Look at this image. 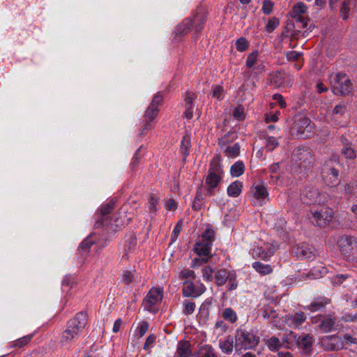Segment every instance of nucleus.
<instances>
[{
  "label": "nucleus",
  "mask_w": 357,
  "mask_h": 357,
  "mask_svg": "<svg viewBox=\"0 0 357 357\" xmlns=\"http://www.w3.org/2000/svg\"><path fill=\"white\" fill-rule=\"evenodd\" d=\"M162 102L163 96L160 92H158L153 96V100L149 106H153V108L158 109V107L162 105Z\"/></svg>",
  "instance_id": "nucleus-60"
},
{
  "label": "nucleus",
  "mask_w": 357,
  "mask_h": 357,
  "mask_svg": "<svg viewBox=\"0 0 357 357\" xmlns=\"http://www.w3.org/2000/svg\"><path fill=\"white\" fill-rule=\"evenodd\" d=\"M155 340L156 337L153 334L149 335L144 344L143 349L144 350H149L151 347H153Z\"/></svg>",
  "instance_id": "nucleus-63"
},
{
  "label": "nucleus",
  "mask_w": 357,
  "mask_h": 357,
  "mask_svg": "<svg viewBox=\"0 0 357 357\" xmlns=\"http://www.w3.org/2000/svg\"><path fill=\"white\" fill-rule=\"evenodd\" d=\"M196 277H197V275H196L195 271L190 270L188 268L183 269L179 273V278L181 280H185V281L187 280H195Z\"/></svg>",
  "instance_id": "nucleus-49"
},
{
  "label": "nucleus",
  "mask_w": 357,
  "mask_h": 357,
  "mask_svg": "<svg viewBox=\"0 0 357 357\" xmlns=\"http://www.w3.org/2000/svg\"><path fill=\"white\" fill-rule=\"evenodd\" d=\"M243 183L240 181L232 182L227 188V194L229 197H237L242 192Z\"/></svg>",
  "instance_id": "nucleus-35"
},
{
  "label": "nucleus",
  "mask_w": 357,
  "mask_h": 357,
  "mask_svg": "<svg viewBox=\"0 0 357 357\" xmlns=\"http://www.w3.org/2000/svg\"><path fill=\"white\" fill-rule=\"evenodd\" d=\"M149 324L146 321L142 322L135 331V334L139 337H142L149 330Z\"/></svg>",
  "instance_id": "nucleus-58"
},
{
  "label": "nucleus",
  "mask_w": 357,
  "mask_h": 357,
  "mask_svg": "<svg viewBox=\"0 0 357 357\" xmlns=\"http://www.w3.org/2000/svg\"><path fill=\"white\" fill-rule=\"evenodd\" d=\"M162 293L160 288H151L144 300V309L149 312H154L155 307L162 301Z\"/></svg>",
  "instance_id": "nucleus-16"
},
{
  "label": "nucleus",
  "mask_w": 357,
  "mask_h": 357,
  "mask_svg": "<svg viewBox=\"0 0 357 357\" xmlns=\"http://www.w3.org/2000/svg\"><path fill=\"white\" fill-rule=\"evenodd\" d=\"M219 347L222 353L226 354H231L234 347L233 337L227 336L225 340H220Z\"/></svg>",
  "instance_id": "nucleus-33"
},
{
  "label": "nucleus",
  "mask_w": 357,
  "mask_h": 357,
  "mask_svg": "<svg viewBox=\"0 0 357 357\" xmlns=\"http://www.w3.org/2000/svg\"><path fill=\"white\" fill-rule=\"evenodd\" d=\"M331 303V300L326 297H319L314 299L310 304L303 307L305 310L316 312L322 311L327 305Z\"/></svg>",
  "instance_id": "nucleus-24"
},
{
  "label": "nucleus",
  "mask_w": 357,
  "mask_h": 357,
  "mask_svg": "<svg viewBox=\"0 0 357 357\" xmlns=\"http://www.w3.org/2000/svg\"><path fill=\"white\" fill-rule=\"evenodd\" d=\"M87 324V314L84 312L76 314L73 319L67 322L66 328L61 337L62 345H67L76 340Z\"/></svg>",
  "instance_id": "nucleus-3"
},
{
  "label": "nucleus",
  "mask_w": 357,
  "mask_h": 357,
  "mask_svg": "<svg viewBox=\"0 0 357 357\" xmlns=\"http://www.w3.org/2000/svg\"><path fill=\"white\" fill-rule=\"evenodd\" d=\"M245 171V165L243 161L238 160L233 164L230 169L231 175L233 177H238L243 174Z\"/></svg>",
  "instance_id": "nucleus-38"
},
{
  "label": "nucleus",
  "mask_w": 357,
  "mask_h": 357,
  "mask_svg": "<svg viewBox=\"0 0 357 357\" xmlns=\"http://www.w3.org/2000/svg\"><path fill=\"white\" fill-rule=\"evenodd\" d=\"M182 226H183V220H180L179 221H178L177 224L176 225V226L172 231V236H171L172 242L175 241L176 240V238H178L180 232L182 230Z\"/></svg>",
  "instance_id": "nucleus-61"
},
{
  "label": "nucleus",
  "mask_w": 357,
  "mask_h": 357,
  "mask_svg": "<svg viewBox=\"0 0 357 357\" xmlns=\"http://www.w3.org/2000/svg\"><path fill=\"white\" fill-rule=\"evenodd\" d=\"M280 24V20L276 17L268 19L265 26V31L268 33H272Z\"/></svg>",
  "instance_id": "nucleus-47"
},
{
  "label": "nucleus",
  "mask_w": 357,
  "mask_h": 357,
  "mask_svg": "<svg viewBox=\"0 0 357 357\" xmlns=\"http://www.w3.org/2000/svg\"><path fill=\"white\" fill-rule=\"evenodd\" d=\"M196 98L197 95L195 93L187 91L184 98L185 108H193L194 101Z\"/></svg>",
  "instance_id": "nucleus-50"
},
{
  "label": "nucleus",
  "mask_w": 357,
  "mask_h": 357,
  "mask_svg": "<svg viewBox=\"0 0 357 357\" xmlns=\"http://www.w3.org/2000/svg\"><path fill=\"white\" fill-rule=\"evenodd\" d=\"M351 0H344L341 4L340 9V17L343 20H347L349 17L351 10Z\"/></svg>",
  "instance_id": "nucleus-39"
},
{
  "label": "nucleus",
  "mask_w": 357,
  "mask_h": 357,
  "mask_svg": "<svg viewBox=\"0 0 357 357\" xmlns=\"http://www.w3.org/2000/svg\"><path fill=\"white\" fill-rule=\"evenodd\" d=\"M191 146L190 136L186 133L183 136L181 142L180 151L183 156V160H186V158L189 155L190 148Z\"/></svg>",
  "instance_id": "nucleus-34"
},
{
  "label": "nucleus",
  "mask_w": 357,
  "mask_h": 357,
  "mask_svg": "<svg viewBox=\"0 0 357 357\" xmlns=\"http://www.w3.org/2000/svg\"><path fill=\"white\" fill-rule=\"evenodd\" d=\"M312 130L313 124L310 119L302 114H296L294 116L291 127L292 135L297 138L305 139L310 136Z\"/></svg>",
  "instance_id": "nucleus-7"
},
{
  "label": "nucleus",
  "mask_w": 357,
  "mask_h": 357,
  "mask_svg": "<svg viewBox=\"0 0 357 357\" xmlns=\"http://www.w3.org/2000/svg\"><path fill=\"white\" fill-rule=\"evenodd\" d=\"M276 251L275 245L264 243L263 246H256L251 250V255L254 258H260L267 261Z\"/></svg>",
  "instance_id": "nucleus-21"
},
{
  "label": "nucleus",
  "mask_w": 357,
  "mask_h": 357,
  "mask_svg": "<svg viewBox=\"0 0 357 357\" xmlns=\"http://www.w3.org/2000/svg\"><path fill=\"white\" fill-rule=\"evenodd\" d=\"M215 240V231L212 229H206L195 245L194 250L199 257L195 258L191 264L192 268L199 266L208 262L211 257V248Z\"/></svg>",
  "instance_id": "nucleus-2"
},
{
  "label": "nucleus",
  "mask_w": 357,
  "mask_h": 357,
  "mask_svg": "<svg viewBox=\"0 0 357 357\" xmlns=\"http://www.w3.org/2000/svg\"><path fill=\"white\" fill-rule=\"evenodd\" d=\"M340 165L338 159L335 157L326 160L321 169L322 177L324 179L328 180L331 184L337 182L339 176V169H337V167Z\"/></svg>",
  "instance_id": "nucleus-13"
},
{
  "label": "nucleus",
  "mask_w": 357,
  "mask_h": 357,
  "mask_svg": "<svg viewBox=\"0 0 357 357\" xmlns=\"http://www.w3.org/2000/svg\"><path fill=\"white\" fill-rule=\"evenodd\" d=\"M294 165L301 171L307 172L313 167V155L308 149L298 147L293 151L291 155Z\"/></svg>",
  "instance_id": "nucleus-9"
},
{
  "label": "nucleus",
  "mask_w": 357,
  "mask_h": 357,
  "mask_svg": "<svg viewBox=\"0 0 357 357\" xmlns=\"http://www.w3.org/2000/svg\"><path fill=\"white\" fill-rule=\"evenodd\" d=\"M307 316L303 312H297L292 314H288L285 317L287 324L294 328H298L306 321Z\"/></svg>",
  "instance_id": "nucleus-23"
},
{
  "label": "nucleus",
  "mask_w": 357,
  "mask_h": 357,
  "mask_svg": "<svg viewBox=\"0 0 357 357\" xmlns=\"http://www.w3.org/2000/svg\"><path fill=\"white\" fill-rule=\"evenodd\" d=\"M234 337V347L236 351L254 349L259 342V337L256 333L242 328L236 331Z\"/></svg>",
  "instance_id": "nucleus-6"
},
{
  "label": "nucleus",
  "mask_w": 357,
  "mask_h": 357,
  "mask_svg": "<svg viewBox=\"0 0 357 357\" xmlns=\"http://www.w3.org/2000/svg\"><path fill=\"white\" fill-rule=\"evenodd\" d=\"M285 56L289 61L295 62L294 68L299 70L303 66L304 59L302 57L303 53L296 51H289L285 52Z\"/></svg>",
  "instance_id": "nucleus-28"
},
{
  "label": "nucleus",
  "mask_w": 357,
  "mask_h": 357,
  "mask_svg": "<svg viewBox=\"0 0 357 357\" xmlns=\"http://www.w3.org/2000/svg\"><path fill=\"white\" fill-rule=\"evenodd\" d=\"M313 341V336L310 334L300 335L296 339L298 347L305 350L306 353L310 351Z\"/></svg>",
  "instance_id": "nucleus-29"
},
{
  "label": "nucleus",
  "mask_w": 357,
  "mask_h": 357,
  "mask_svg": "<svg viewBox=\"0 0 357 357\" xmlns=\"http://www.w3.org/2000/svg\"><path fill=\"white\" fill-rule=\"evenodd\" d=\"M32 337V335H28L20 337L12 342V347L15 348H22L26 345L31 341Z\"/></svg>",
  "instance_id": "nucleus-45"
},
{
  "label": "nucleus",
  "mask_w": 357,
  "mask_h": 357,
  "mask_svg": "<svg viewBox=\"0 0 357 357\" xmlns=\"http://www.w3.org/2000/svg\"><path fill=\"white\" fill-rule=\"evenodd\" d=\"M301 201L306 204L322 205L327 201L328 195L320 192L315 186L306 185L301 194Z\"/></svg>",
  "instance_id": "nucleus-11"
},
{
  "label": "nucleus",
  "mask_w": 357,
  "mask_h": 357,
  "mask_svg": "<svg viewBox=\"0 0 357 357\" xmlns=\"http://www.w3.org/2000/svg\"><path fill=\"white\" fill-rule=\"evenodd\" d=\"M347 107L344 103L335 106L331 115V123L333 126L343 127L347 123Z\"/></svg>",
  "instance_id": "nucleus-18"
},
{
  "label": "nucleus",
  "mask_w": 357,
  "mask_h": 357,
  "mask_svg": "<svg viewBox=\"0 0 357 357\" xmlns=\"http://www.w3.org/2000/svg\"><path fill=\"white\" fill-rule=\"evenodd\" d=\"M194 357H218L215 349L211 344H203L198 347L193 354Z\"/></svg>",
  "instance_id": "nucleus-27"
},
{
  "label": "nucleus",
  "mask_w": 357,
  "mask_h": 357,
  "mask_svg": "<svg viewBox=\"0 0 357 357\" xmlns=\"http://www.w3.org/2000/svg\"><path fill=\"white\" fill-rule=\"evenodd\" d=\"M224 172L220 161L213 158L210 162L208 174L205 177L206 195L213 196L215 190L219 187Z\"/></svg>",
  "instance_id": "nucleus-5"
},
{
  "label": "nucleus",
  "mask_w": 357,
  "mask_h": 357,
  "mask_svg": "<svg viewBox=\"0 0 357 357\" xmlns=\"http://www.w3.org/2000/svg\"><path fill=\"white\" fill-rule=\"evenodd\" d=\"M212 96L218 100H221L224 97V89L221 86H215L212 87Z\"/></svg>",
  "instance_id": "nucleus-59"
},
{
  "label": "nucleus",
  "mask_w": 357,
  "mask_h": 357,
  "mask_svg": "<svg viewBox=\"0 0 357 357\" xmlns=\"http://www.w3.org/2000/svg\"><path fill=\"white\" fill-rule=\"evenodd\" d=\"M193 354L190 342L183 340L178 342L175 357H190Z\"/></svg>",
  "instance_id": "nucleus-26"
},
{
  "label": "nucleus",
  "mask_w": 357,
  "mask_h": 357,
  "mask_svg": "<svg viewBox=\"0 0 357 357\" xmlns=\"http://www.w3.org/2000/svg\"><path fill=\"white\" fill-rule=\"evenodd\" d=\"M340 141L343 146L341 153L346 158L349 160L355 159L357 155V151L353 147V144L345 137L342 136Z\"/></svg>",
  "instance_id": "nucleus-25"
},
{
  "label": "nucleus",
  "mask_w": 357,
  "mask_h": 357,
  "mask_svg": "<svg viewBox=\"0 0 357 357\" xmlns=\"http://www.w3.org/2000/svg\"><path fill=\"white\" fill-rule=\"evenodd\" d=\"M240 145L238 143L232 146H227L225 150V154L229 158H234L240 154Z\"/></svg>",
  "instance_id": "nucleus-41"
},
{
  "label": "nucleus",
  "mask_w": 357,
  "mask_h": 357,
  "mask_svg": "<svg viewBox=\"0 0 357 357\" xmlns=\"http://www.w3.org/2000/svg\"><path fill=\"white\" fill-rule=\"evenodd\" d=\"M204 204V195L202 190V187H199L196 192L194 201L192 204V208L194 211H199Z\"/></svg>",
  "instance_id": "nucleus-37"
},
{
  "label": "nucleus",
  "mask_w": 357,
  "mask_h": 357,
  "mask_svg": "<svg viewBox=\"0 0 357 357\" xmlns=\"http://www.w3.org/2000/svg\"><path fill=\"white\" fill-rule=\"evenodd\" d=\"M307 12V6L303 2H298L295 4L292 9L293 17L296 19L297 23H299L301 28H305L307 26V18L303 16Z\"/></svg>",
  "instance_id": "nucleus-22"
},
{
  "label": "nucleus",
  "mask_w": 357,
  "mask_h": 357,
  "mask_svg": "<svg viewBox=\"0 0 357 357\" xmlns=\"http://www.w3.org/2000/svg\"><path fill=\"white\" fill-rule=\"evenodd\" d=\"M158 112L159 109H155L153 107V106L148 107L144 115L142 124L140 126V135H145L148 131L153 128V122L155 117L158 116Z\"/></svg>",
  "instance_id": "nucleus-19"
},
{
  "label": "nucleus",
  "mask_w": 357,
  "mask_h": 357,
  "mask_svg": "<svg viewBox=\"0 0 357 357\" xmlns=\"http://www.w3.org/2000/svg\"><path fill=\"white\" fill-rule=\"evenodd\" d=\"M227 286L229 291H233L238 287V281L236 279V273L234 271H230V274L228 276Z\"/></svg>",
  "instance_id": "nucleus-46"
},
{
  "label": "nucleus",
  "mask_w": 357,
  "mask_h": 357,
  "mask_svg": "<svg viewBox=\"0 0 357 357\" xmlns=\"http://www.w3.org/2000/svg\"><path fill=\"white\" fill-rule=\"evenodd\" d=\"M273 99L276 101L280 108H285L287 107L286 101L284 97L280 93H275L273 95Z\"/></svg>",
  "instance_id": "nucleus-64"
},
{
  "label": "nucleus",
  "mask_w": 357,
  "mask_h": 357,
  "mask_svg": "<svg viewBox=\"0 0 357 357\" xmlns=\"http://www.w3.org/2000/svg\"><path fill=\"white\" fill-rule=\"evenodd\" d=\"M206 288L200 281L187 280L183 283L182 294L185 297L197 298L201 296Z\"/></svg>",
  "instance_id": "nucleus-15"
},
{
  "label": "nucleus",
  "mask_w": 357,
  "mask_h": 357,
  "mask_svg": "<svg viewBox=\"0 0 357 357\" xmlns=\"http://www.w3.org/2000/svg\"><path fill=\"white\" fill-rule=\"evenodd\" d=\"M250 193L254 198L252 201L253 206H261L265 203V200L268 196L266 188L262 184L253 185L250 188Z\"/></svg>",
  "instance_id": "nucleus-20"
},
{
  "label": "nucleus",
  "mask_w": 357,
  "mask_h": 357,
  "mask_svg": "<svg viewBox=\"0 0 357 357\" xmlns=\"http://www.w3.org/2000/svg\"><path fill=\"white\" fill-rule=\"evenodd\" d=\"M357 188V185L355 183H347L344 185V194L348 198L355 197L356 195V189Z\"/></svg>",
  "instance_id": "nucleus-55"
},
{
  "label": "nucleus",
  "mask_w": 357,
  "mask_h": 357,
  "mask_svg": "<svg viewBox=\"0 0 357 357\" xmlns=\"http://www.w3.org/2000/svg\"><path fill=\"white\" fill-rule=\"evenodd\" d=\"M222 317L231 324L235 323L238 319L236 312L231 307L225 308L222 312Z\"/></svg>",
  "instance_id": "nucleus-40"
},
{
  "label": "nucleus",
  "mask_w": 357,
  "mask_h": 357,
  "mask_svg": "<svg viewBox=\"0 0 357 357\" xmlns=\"http://www.w3.org/2000/svg\"><path fill=\"white\" fill-rule=\"evenodd\" d=\"M267 347L271 351H275L280 347V342L276 337H271L266 342Z\"/></svg>",
  "instance_id": "nucleus-53"
},
{
  "label": "nucleus",
  "mask_w": 357,
  "mask_h": 357,
  "mask_svg": "<svg viewBox=\"0 0 357 357\" xmlns=\"http://www.w3.org/2000/svg\"><path fill=\"white\" fill-rule=\"evenodd\" d=\"M160 198L155 194L150 195L148 202V212L150 214L151 218L155 216V214L158 210Z\"/></svg>",
  "instance_id": "nucleus-30"
},
{
  "label": "nucleus",
  "mask_w": 357,
  "mask_h": 357,
  "mask_svg": "<svg viewBox=\"0 0 357 357\" xmlns=\"http://www.w3.org/2000/svg\"><path fill=\"white\" fill-rule=\"evenodd\" d=\"M249 47L248 40L244 37H241L236 42V48L238 52H244Z\"/></svg>",
  "instance_id": "nucleus-54"
},
{
  "label": "nucleus",
  "mask_w": 357,
  "mask_h": 357,
  "mask_svg": "<svg viewBox=\"0 0 357 357\" xmlns=\"http://www.w3.org/2000/svg\"><path fill=\"white\" fill-rule=\"evenodd\" d=\"M342 254L349 260L357 259V240L351 236H343L338 241Z\"/></svg>",
  "instance_id": "nucleus-12"
},
{
  "label": "nucleus",
  "mask_w": 357,
  "mask_h": 357,
  "mask_svg": "<svg viewBox=\"0 0 357 357\" xmlns=\"http://www.w3.org/2000/svg\"><path fill=\"white\" fill-rule=\"evenodd\" d=\"M329 81L335 94L346 96L352 90V84L346 73H333L329 76Z\"/></svg>",
  "instance_id": "nucleus-8"
},
{
  "label": "nucleus",
  "mask_w": 357,
  "mask_h": 357,
  "mask_svg": "<svg viewBox=\"0 0 357 357\" xmlns=\"http://www.w3.org/2000/svg\"><path fill=\"white\" fill-rule=\"evenodd\" d=\"M258 56V52L253 51L248 55L246 59V66L248 68H252L255 64H257V59Z\"/></svg>",
  "instance_id": "nucleus-52"
},
{
  "label": "nucleus",
  "mask_w": 357,
  "mask_h": 357,
  "mask_svg": "<svg viewBox=\"0 0 357 357\" xmlns=\"http://www.w3.org/2000/svg\"><path fill=\"white\" fill-rule=\"evenodd\" d=\"M183 313L186 315L192 314L195 310V303L192 301L185 300L183 303Z\"/></svg>",
  "instance_id": "nucleus-48"
},
{
  "label": "nucleus",
  "mask_w": 357,
  "mask_h": 357,
  "mask_svg": "<svg viewBox=\"0 0 357 357\" xmlns=\"http://www.w3.org/2000/svg\"><path fill=\"white\" fill-rule=\"evenodd\" d=\"M252 268L261 275H265L273 272V268L269 264H264L260 261H255L252 264Z\"/></svg>",
  "instance_id": "nucleus-36"
},
{
  "label": "nucleus",
  "mask_w": 357,
  "mask_h": 357,
  "mask_svg": "<svg viewBox=\"0 0 357 357\" xmlns=\"http://www.w3.org/2000/svg\"><path fill=\"white\" fill-rule=\"evenodd\" d=\"M319 206L311 208V216L309 217V219L314 225L322 227L331 220L334 212L331 208L324 206V204Z\"/></svg>",
  "instance_id": "nucleus-10"
},
{
  "label": "nucleus",
  "mask_w": 357,
  "mask_h": 357,
  "mask_svg": "<svg viewBox=\"0 0 357 357\" xmlns=\"http://www.w3.org/2000/svg\"><path fill=\"white\" fill-rule=\"evenodd\" d=\"M201 272H202V278H203V280L206 282H211L213 280V268L208 266V265H204L202 270H201Z\"/></svg>",
  "instance_id": "nucleus-44"
},
{
  "label": "nucleus",
  "mask_w": 357,
  "mask_h": 357,
  "mask_svg": "<svg viewBox=\"0 0 357 357\" xmlns=\"http://www.w3.org/2000/svg\"><path fill=\"white\" fill-rule=\"evenodd\" d=\"M273 6L274 3L271 0H264L262 3L261 11L266 15H269L272 13Z\"/></svg>",
  "instance_id": "nucleus-57"
},
{
  "label": "nucleus",
  "mask_w": 357,
  "mask_h": 357,
  "mask_svg": "<svg viewBox=\"0 0 357 357\" xmlns=\"http://www.w3.org/2000/svg\"><path fill=\"white\" fill-rule=\"evenodd\" d=\"M233 116L238 121H243L245 118V109L241 105L234 108L232 112Z\"/></svg>",
  "instance_id": "nucleus-51"
},
{
  "label": "nucleus",
  "mask_w": 357,
  "mask_h": 357,
  "mask_svg": "<svg viewBox=\"0 0 357 357\" xmlns=\"http://www.w3.org/2000/svg\"><path fill=\"white\" fill-rule=\"evenodd\" d=\"M206 21V12L202 7H197L192 17L185 18L176 26L175 33L178 35H185L190 32L198 34L204 29Z\"/></svg>",
  "instance_id": "nucleus-4"
},
{
  "label": "nucleus",
  "mask_w": 357,
  "mask_h": 357,
  "mask_svg": "<svg viewBox=\"0 0 357 357\" xmlns=\"http://www.w3.org/2000/svg\"><path fill=\"white\" fill-rule=\"evenodd\" d=\"M98 244L96 234L89 235L79 245V249L84 252H89L91 245Z\"/></svg>",
  "instance_id": "nucleus-32"
},
{
  "label": "nucleus",
  "mask_w": 357,
  "mask_h": 357,
  "mask_svg": "<svg viewBox=\"0 0 357 357\" xmlns=\"http://www.w3.org/2000/svg\"><path fill=\"white\" fill-rule=\"evenodd\" d=\"M230 274V271H228L225 268H220L215 273V275L213 277V279L215 280V283L218 286H222L225 284H226L228 276Z\"/></svg>",
  "instance_id": "nucleus-31"
},
{
  "label": "nucleus",
  "mask_w": 357,
  "mask_h": 357,
  "mask_svg": "<svg viewBox=\"0 0 357 357\" xmlns=\"http://www.w3.org/2000/svg\"><path fill=\"white\" fill-rule=\"evenodd\" d=\"M291 254L297 259H313L316 256V252L313 246L302 243L292 247Z\"/></svg>",
  "instance_id": "nucleus-17"
},
{
  "label": "nucleus",
  "mask_w": 357,
  "mask_h": 357,
  "mask_svg": "<svg viewBox=\"0 0 357 357\" xmlns=\"http://www.w3.org/2000/svg\"><path fill=\"white\" fill-rule=\"evenodd\" d=\"M236 135L234 132H228L219 139L218 144L220 146H225L228 143L232 142Z\"/></svg>",
  "instance_id": "nucleus-56"
},
{
  "label": "nucleus",
  "mask_w": 357,
  "mask_h": 357,
  "mask_svg": "<svg viewBox=\"0 0 357 357\" xmlns=\"http://www.w3.org/2000/svg\"><path fill=\"white\" fill-rule=\"evenodd\" d=\"M114 204L115 202L112 199L102 205L99 209L94 225L96 229L102 227L107 234L116 232L123 225L118 214L112 213Z\"/></svg>",
  "instance_id": "nucleus-1"
},
{
  "label": "nucleus",
  "mask_w": 357,
  "mask_h": 357,
  "mask_svg": "<svg viewBox=\"0 0 357 357\" xmlns=\"http://www.w3.org/2000/svg\"><path fill=\"white\" fill-rule=\"evenodd\" d=\"M262 317L264 319H274L278 317V314L276 313V311L275 310L267 307L263 310Z\"/></svg>",
  "instance_id": "nucleus-62"
},
{
  "label": "nucleus",
  "mask_w": 357,
  "mask_h": 357,
  "mask_svg": "<svg viewBox=\"0 0 357 357\" xmlns=\"http://www.w3.org/2000/svg\"><path fill=\"white\" fill-rule=\"evenodd\" d=\"M135 271H130L128 270H124L121 274V281L126 285H130L131 283L135 281Z\"/></svg>",
  "instance_id": "nucleus-43"
},
{
  "label": "nucleus",
  "mask_w": 357,
  "mask_h": 357,
  "mask_svg": "<svg viewBox=\"0 0 357 357\" xmlns=\"http://www.w3.org/2000/svg\"><path fill=\"white\" fill-rule=\"evenodd\" d=\"M312 324L317 325V328L323 333H330L334 329L336 321L333 314H317L310 317Z\"/></svg>",
  "instance_id": "nucleus-14"
},
{
  "label": "nucleus",
  "mask_w": 357,
  "mask_h": 357,
  "mask_svg": "<svg viewBox=\"0 0 357 357\" xmlns=\"http://www.w3.org/2000/svg\"><path fill=\"white\" fill-rule=\"evenodd\" d=\"M279 145L278 140L276 137L272 136L265 137L264 148L268 151H273Z\"/></svg>",
  "instance_id": "nucleus-42"
}]
</instances>
